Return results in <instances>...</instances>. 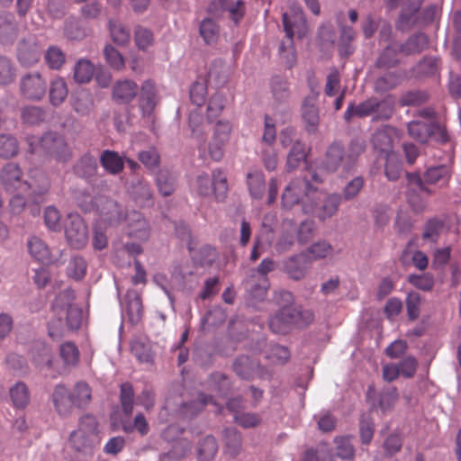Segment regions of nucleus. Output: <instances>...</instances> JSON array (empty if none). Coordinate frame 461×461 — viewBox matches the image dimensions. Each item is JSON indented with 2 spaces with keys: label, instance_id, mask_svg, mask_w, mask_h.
I'll return each mask as SVG.
<instances>
[{
  "label": "nucleus",
  "instance_id": "nucleus-47",
  "mask_svg": "<svg viewBox=\"0 0 461 461\" xmlns=\"http://www.w3.org/2000/svg\"><path fill=\"white\" fill-rule=\"evenodd\" d=\"M302 461H332V456L328 445L321 443L316 448L306 449Z\"/></svg>",
  "mask_w": 461,
  "mask_h": 461
},
{
  "label": "nucleus",
  "instance_id": "nucleus-58",
  "mask_svg": "<svg viewBox=\"0 0 461 461\" xmlns=\"http://www.w3.org/2000/svg\"><path fill=\"white\" fill-rule=\"evenodd\" d=\"M336 444V455L344 460H352L355 456V448L349 438L338 437L334 440Z\"/></svg>",
  "mask_w": 461,
  "mask_h": 461
},
{
  "label": "nucleus",
  "instance_id": "nucleus-50",
  "mask_svg": "<svg viewBox=\"0 0 461 461\" xmlns=\"http://www.w3.org/2000/svg\"><path fill=\"white\" fill-rule=\"evenodd\" d=\"M365 142L361 140H353L349 143L348 153L345 154L346 164H344V172H348L354 166L356 160L365 151Z\"/></svg>",
  "mask_w": 461,
  "mask_h": 461
},
{
  "label": "nucleus",
  "instance_id": "nucleus-60",
  "mask_svg": "<svg viewBox=\"0 0 461 461\" xmlns=\"http://www.w3.org/2000/svg\"><path fill=\"white\" fill-rule=\"evenodd\" d=\"M134 392L131 384L125 383L121 385L120 401L122 411L130 416L133 411Z\"/></svg>",
  "mask_w": 461,
  "mask_h": 461
},
{
  "label": "nucleus",
  "instance_id": "nucleus-38",
  "mask_svg": "<svg viewBox=\"0 0 461 461\" xmlns=\"http://www.w3.org/2000/svg\"><path fill=\"white\" fill-rule=\"evenodd\" d=\"M59 356L65 366H76L79 362L80 352L73 342H65L59 347Z\"/></svg>",
  "mask_w": 461,
  "mask_h": 461
},
{
  "label": "nucleus",
  "instance_id": "nucleus-11",
  "mask_svg": "<svg viewBox=\"0 0 461 461\" xmlns=\"http://www.w3.org/2000/svg\"><path fill=\"white\" fill-rule=\"evenodd\" d=\"M284 31L288 40L294 37L303 38L307 32V22L303 11L300 7H293L290 13L283 14Z\"/></svg>",
  "mask_w": 461,
  "mask_h": 461
},
{
  "label": "nucleus",
  "instance_id": "nucleus-63",
  "mask_svg": "<svg viewBox=\"0 0 461 461\" xmlns=\"http://www.w3.org/2000/svg\"><path fill=\"white\" fill-rule=\"evenodd\" d=\"M15 79V68L10 59L0 56V85L7 86Z\"/></svg>",
  "mask_w": 461,
  "mask_h": 461
},
{
  "label": "nucleus",
  "instance_id": "nucleus-52",
  "mask_svg": "<svg viewBox=\"0 0 461 461\" xmlns=\"http://www.w3.org/2000/svg\"><path fill=\"white\" fill-rule=\"evenodd\" d=\"M218 444L214 437L206 436L199 444L198 456L202 461H209L216 455Z\"/></svg>",
  "mask_w": 461,
  "mask_h": 461
},
{
  "label": "nucleus",
  "instance_id": "nucleus-33",
  "mask_svg": "<svg viewBox=\"0 0 461 461\" xmlns=\"http://www.w3.org/2000/svg\"><path fill=\"white\" fill-rule=\"evenodd\" d=\"M96 170V158L89 153L83 155L74 166L75 174L83 178L91 177Z\"/></svg>",
  "mask_w": 461,
  "mask_h": 461
},
{
  "label": "nucleus",
  "instance_id": "nucleus-45",
  "mask_svg": "<svg viewBox=\"0 0 461 461\" xmlns=\"http://www.w3.org/2000/svg\"><path fill=\"white\" fill-rule=\"evenodd\" d=\"M87 30L80 25L77 19L68 18L64 26V35L68 40L81 41L87 36Z\"/></svg>",
  "mask_w": 461,
  "mask_h": 461
},
{
  "label": "nucleus",
  "instance_id": "nucleus-35",
  "mask_svg": "<svg viewBox=\"0 0 461 461\" xmlns=\"http://www.w3.org/2000/svg\"><path fill=\"white\" fill-rule=\"evenodd\" d=\"M225 452L232 456L239 454L241 447V436L235 428L226 429L223 432Z\"/></svg>",
  "mask_w": 461,
  "mask_h": 461
},
{
  "label": "nucleus",
  "instance_id": "nucleus-37",
  "mask_svg": "<svg viewBox=\"0 0 461 461\" xmlns=\"http://www.w3.org/2000/svg\"><path fill=\"white\" fill-rule=\"evenodd\" d=\"M21 118L23 123L38 125L45 121L46 112L41 107L27 105L22 109Z\"/></svg>",
  "mask_w": 461,
  "mask_h": 461
},
{
  "label": "nucleus",
  "instance_id": "nucleus-2",
  "mask_svg": "<svg viewBox=\"0 0 461 461\" xmlns=\"http://www.w3.org/2000/svg\"><path fill=\"white\" fill-rule=\"evenodd\" d=\"M28 176L29 179L23 180L19 166L8 163L0 173V180L6 191H19L36 200V196H41L48 191L50 182L39 169H32Z\"/></svg>",
  "mask_w": 461,
  "mask_h": 461
},
{
  "label": "nucleus",
  "instance_id": "nucleus-10",
  "mask_svg": "<svg viewBox=\"0 0 461 461\" xmlns=\"http://www.w3.org/2000/svg\"><path fill=\"white\" fill-rule=\"evenodd\" d=\"M65 234L68 242L74 249H83L87 243V226L78 214H68L65 225Z\"/></svg>",
  "mask_w": 461,
  "mask_h": 461
},
{
  "label": "nucleus",
  "instance_id": "nucleus-49",
  "mask_svg": "<svg viewBox=\"0 0 461 461\" xmlns=\"http://www.w3.org/2000/svg\"><path fill=\"white\" fill-rule=\"evenodd\" d=\"M209 403L216 405V402L213 401L212 396L200 393L197 401L184 403L182 406V411L186 415L194 416L202 411Z\"/></svg>",
  "mask_w": 461,
  "mask_h": 461
},
{
  "label": "nucleus",
  "instance_id": "nucleus-23",
  "mask_svg": "<svg viewBox=\"0 0 461 461\" xmlns=\"http://www.w3.org/2000/svg\"><path fill=\"white\" fill-rule=\"evenodd\" d=\"M17 37V24L12 14L0 13V42L4 45L12 44Z\"/></svg>",
  "mask_w": 461,
  "mask_h": 461
},
{
  "label": "nucleus",
  "instance_id": "nucleus-26",
  "mask_svg": "<svg viewBox=\"0 0 461 461\" xmlns=\"http://www.w3.org/2000/svg\"><path fill=\"white\" fill-rule=\"evenodd\" d=\"M247 185L253 199H261L266 191V180L262 171L255 170L247 174Z\"/></svg>",
  "mask_w": 461,
  "mask_h": 461
},
{
  "label": "nucleus",
  "instance_id": "nucleus-54",
  "mask_svg": "<svg viewBox=\"0 0 461 461\" xmlns=\"http://www.w3.org/2000/svg\"><path fill=\"white\" fill-rule=\"evenodd\" d=\"M19 145L16 138L11 135H0V158H11L17 155Z\"/></svg>",
  "mask_w": 461,
  "mask_h": 461
},
{
  "label": "nucleus",
  "instance_id": "nucleus-4",
  "mask_svg": "<svg viewBox=\"0 0 461 461\" xmlns=\"http://www.w3.org/2000/svg\"><path fill=\"white\" fill-rule=\"evenodd\" d=\"M95 416L86 414L79 420L78 429L69 435V446L78 452H88L100 445L101 437Z\"/></svg>",
  "mask_w": 461,
  "mask_h": 461
},
{
  "label": "nucleus",
  "instance_id": "nucleus-44",
  "mask_svg": "<svg viewBox=\"0 0 461 461\" xmlns=\"http://www.w3.org/2000/svg\"><path fill=\"white\" fill-rule=\"evenodd\" d=\"M199 32L206 44H212L218 40L219 26L214 20L206 18L201 23Z\"/></svg>",
  "mask_w": 461,
  "mask_h": 461
},
{
  "label": "nucleus",
  "instance_id": "nucleus-48",
  "mask_svg": "<svg viewBox=\"0 0 461 461\" xmlns=\"http://www.w3.org/2000/svg\"><path fill=\"white\" fill-rule=\"evenodd\" d=\"M10 396L14 405L24 408L30 402V393L25 384L19 382L10 389Z\"/></svg>",
  "mask_w": 461,
  "mask_h": 461
},
{
  "label": "nucleus",
  "instance_id": "nucleus-36",
  "mask_svg": "<svg viewBox=\"0 0 461 461\" xmlns=\"http://www.w3.org/2000/svg\"><path fill=\"white\" fill-rule=\"evenodd\" d=\"M332 250L333 249L330 244L325 241H319L310 246L308 249L303 251V253L306 255L305 258L312 265V261L323 259L330 255Z\"/></svg>",
  "mask_w": 461,
  "mask_h": 461
},
{
  "label": "nucleus",
  "instance_id": "nucleus-41",
  "mask_svg": "<svg viewBox=\"0 0 461 461\" xmlns=\"http://www.w3.org/2000/svg\"><path fill=\"white\" fill-rule=\"evenodd\" d=\"M400 51V45L392 43L387 46L377 59L376 65L379 68H392L394 67L399 59L398 54Z\"/></svg>",
  "mask_w": 461,
  "mask_h": 461
},
{
  "label": "nucleus",
  "instance_id": "nucleus-61",
  "mask_svg": "<svg viewBox=\"0 0 461 461\" xmlns=\"http://www.w3.org/2000/svg\"><path fill=\"white\" fill-rule=\"evenodd\" d=\"M134 41L140 50H146L154 42L153 32L146 27L138 25L134 30Z\"/></svg>",
  "mask_w": 461,
  "mask_h": 461
},
{
  "label": "nucleus",
  "instance_id": "nucleus-24",
  "mask_svg": "<svg viewBox=\"0 0 461 461\" xmlns=\"http://www.w3.org/2000/svg\"><path fill=\"white\" fill-rule=\"evenodd\" d=\"M69 393L72 406L77 408H86L92 401V389L86 382H77Z\"/></svg>",
  "mask_w": 461,
  "mask_h": 461
},
{
  "label": "nucleus",
  "instance_id": "nucleus-20",
  "mask_svg": "<svg viewBox=\"0 0 461 461\" xmlns=\"http://www.w3.org/2000/svg\"><path fill=\"white\" fill-rule=\"evenodd\" d=\"M51 401L59 415L67 416L71 412L70 393L63 384H59L54 387Z\"/></svg>",
  "mask_w": 461,
  "mask_h": 461
},
{
  "label": "nucleus",
  "instance_id": "nucleus-22",
  "mask_svg": "<svg viewBox=\"0 0 461 461\" xmlns=\"http://www.w3.org/2000/svg\"><path fill=\"white\" fill-rule=\"evenodd\" d=\"M423 0H408L403 5L397 23L398 29L409 30L416 22V14L420 10Z\"/></svg>",
  "mask_w": 461,
  "mask_h": 461
},
{
  "label": "nucleus",
  "instance_id": "nucleus-59",
  "mask_svg": "<svg viewBox=\"0 0 461 461\" xmlns=\"http://www.w3.org/2000/svg\"><path fill=\"white\" fill-rule=\"evenodd\" d=\"M428 99L429 95L424 91H409L401 95L399 104L401 106H417L424 104Z\"/></svg>",
  "mask_w": 461,
  "mask_h": 461
},
{
  "label": "nucleus",
  "instance_id": "nucleus-5",
  "mask_svg": "<svg viewBox=\"0 0 461 461\" xmlns=\"http://www.w3.org/2000/svg\"><path fill=\"white\" fill-rule=\"evenodd\" d=\"M393 113V104L386 99L379 100L376 97H370L364 102L355 104L350 103L344 113V119L349 122L352 117H367L375 114L374 121L388 120Z\"/></svg>",
  "mask_w": 461,
  "mask_h": 461
},
{
  "label": "nucleus",
  "instance_id": "nucleus-64",
  "mask_svg": "<svg viewBox=\"0 0 461 461\" xmlns=\"http://www.w3.org/2000/svg\"><path fill=\"white\" fill-rule=\"evenodd\" d=\"M408 282L412 286L422 291H430L434 286V277L429 273L421 275H410L408 276Z\"/></svg>",
  "mask_w": 461,
  "mask_h": 461
},
{
  "label": "nucleus",
  "instance_id": "nucleus-13",
  "mask_svg": "<svg viewBox=\"0 0 461 461\" xmlns=\"http://www.w3.org/2000/svg\"><path fill=\"white\" fill-rule=\"evenodd\" d=\"M41 45L35 36L23 39L17 45V59L21 66L30 68L41 59Z\"/></svg>",
  "mask_w": 461,
  "mask_h": 461
},
{
  "label": "nucleus",
  "instance_id": "nucleus-16",
  "mask_svg": "<svg viewBox=\"0 0 461 461\" xmlns=\"http://www.w3.org/2000/svg\"><path fill=\"white\" fill-rule=\"evenodd\" d=\"M295 307H284L270 317L268 324L274 333L285 334L291 327H295Z\"/></svg>",
  "mask_w": 461,
  "mask_h": 461
},
{
  "label": "nucleus",
  "instance_id": "nucleus-62",
  "mask_svg": "<svg viewBox=\"0 0 461 461\" xmlns=\"http://www.w3.org/2000/svg\"><path fill=\"white\" fill-rule=\"evenodd\" d=\"M106 62L115 70H122L125 62L122 55L112 45H106L104 49Z\"/></svg>",
  "mask_w": 461,
  "mask_h": 461
},
{
  "label": "nucleus",
  "instance_id": "nucleus-12",
  "mask_svg": "<svg viewBox=\"0 0 461 461\" xmlns=\"http://www.w3.org/2000/svg\"><path fill=\"white\" fill-rule=\"evenodd\" d=\"M54 312L58 315L57 321H51L49 327V335L51 338L56 336L53 327L61 329L64 323L69 330L79 329L82 321V311L77 307L68 304L66 307L59 308L57 305L53 307Z\"/></svg>",
  "mask_w": 461,
  "mask_h": 461
},
{
  "label": "nucleus",
  "instance_id": "nucleus-57",
  "mask_svg": "<svg viewBox=\"0 0 461 461\" xmlns=\"http://www.w3.org/2000/svg\"><path fill=\"white\" fill-rule=\"evenodd\" d=\"M126 312L130 321L132 324H137L140 321L143 308L142 301L140 295L134 294L133 297L128 300Z\"/></svg>",
  "mask_w": 461,
  "mask_h": 461
},
{
  "label": "nucleus",
  "instance_id": "nucleus-14",
  "mask_svg": "<svg viewBox=\"0 0 461 461\" xmlns=\"http://www.w3.org/2000/svg\"><path fill=\"white\" fill-rule=\"evenodd\" d=\"M305 257L306 255L301 252L284 259L281 264L282 271L293 280L303 279L311 268V264Z\"/></svg>",
  "mask_w": 461,
  "mask_h": 461
},
{
  "label": "nucleus",
  "instance_id": "nucleus-3",
  "mask_svg": "<svg viewBox=\"0 0 461 461\" xmlns=\"http://www.w3.org/2000/svg\"><path fill=\"white\" fill-rule=\"evenodd\" d=\"M28 151L32 155L50 157L59 162H66L71 158L70 149L65 139L57 132L49 131L41 137L28 136Z\"/></svg>",
  "mask_w": 461,
  "mask_h": 461
},
{
  "label": "nucleus",
  "instance_id": "nucleus-46",
  "mask_svg": "<svg viewBox=\"0 0 461 461\" xmlns=\"http://www.w3.org/2000/svg\"><path fill=\"white\" fill-rule=\"evenodd\" d=\"M32 358H33L34 363L38 366H43L48 369H50L52 367V364H53L52 352H51L50 348L44 344L38 345L33 348Z\"/></svg>",
  "mask_w": 461,
  "mask_h": 461
},
{
  "label": "nucleus",
  "instance_id": "nucleus-42",
  "mask_svg": "<svg viewBox=\"0 0 461 461\" xmlns=\"http://www.w3.org/2000/svg\"><path fill=\"white\" fill-rule=\"evenodd\" d=\"M402 173V165L395 153H388L385 157L384 174L388 180L396 181Z\"/></svg>",
  "mask_w": 461,
  "mask_h": 461
},
{
  "label": "nucleus",
  "instance_id": "nucleus-6",
  "mask_svg": "<svg viewBox=\"0 0 461 461\" xmlns=\"http://www.w3.org/2000/svg\"><path fill=\"white\" fill-rule=\"evenodd\" d=\"M451 168L447 165H438L429 167L420 177L418 174L407 173V180L411 188L417 187L420 191L431 194V191L425 186L428 185H438L439 186H447L451 178Z\"/></svg>",
  "mask_w": 461,
  "mask_h": 461
},
{
  "label": "nucleus",
  "instance_id": "nucleus-32",
  "mask_svg": "<svg viewBox=\"0 0 461 461\" xmlns=\"http://www.w3.org/2000/svg\"><path fill=\"white\" fill-rule=\"evenodd\" d=\"M429 40L424 33H416L400 45V51L405 55L420 53L428 47Z\"/></svg>",
  "mask_w": 461,
  "mask_h": 461
},
{
  "label": "nucleus",
  "instance_id": "nucleus-17",
  "mask_svg": "<svg viewBox=\"0 0 461 461\" xmlns=\"http://www.w3.org/2000/svg\"><path fill=\"white\" fill-rule=\"evenodd\" d=\"M346 157L344 147L339 142H332L327 149L321 167L328 173H334L341 167L344 170Z\"/></svg>",
  "mask_w": 461,
  "mask_h": 461
},
{
  "label": "nucleus",
  "instance_id": "nucleus-8",
  "mask_svg": "<svg viewBox=\"0 0 461 461\" xmlns=\"http://www.w3.org/2000/svg\"><path fill=\"white\" fill-rule=\"evenodd\" d=\"M94 207L99 214L100 221L109 226L119 225L127 215L116 201L103 195L95 197V204L86 207L84 210L91 211Z\"/></svg>",
  "mask_w": 461,
  "mask_h": 461
},
{
  "label": "nucleus",
  "instance_id": "nucleus-51",
  "mask_svg": "<svg viewBox=\"0 0 461 461\" xmlns=\"http://www.w3.org/2000/svg\"><path fill=\"white\" fill-rule=\"evenodd\" d=\"M157 185L162 195L168 196L175 191L176 178L169 172L160 170L157 176Z\"/></svg>",
  "mask_w": 461,
  "mask_h": 461
},
{
  "label": "nucleus",
  "instance_id": "nucleus-19",
  "mask_svg": "<svg viewBox=\"0 0 461 461\" xmlns=\"http://www.w3.org/2000/svg\"><path fill=\"white\" fill-rule=\"evenodd\" d=\"M138 85L130 79L118 80L113 87V97L120 104H129L137 95Z\"/></svg>",
  "mask_w": 461,
  "mask_h": 461
},
{
  "label": "nucleus",
  "instance_id": "nucleus-55",
  "mask_svg": "<svg viewBox=\"0 0 461 461\" xmlns=\"http://www.w3.org/2000/svg\"><path fill=\"white\" fill-rule=\"evenodd\" d=\"M266 357L273 364L284 365L290 358V351L286 347L277 344L271 345L267 351Z\"/></svg>",
  "mask_w": 461,
  "mask_h": 461
},
{
  "label": "nucleus",
  "instance_id": "nucleus-21",
  "mask_svg": "<svg viewBox=\"0 0 461 461\" xmlns=\"http://www.w3.org/2000/svg\"><path fill=\"white\" fill-rule=\"evenodd\" d=\"M30 255L36 261L49 265L52 262L51 252L49 246L39 237L32 236L27 240Z\"/></svg>",
  "mask_w": 461,
  "mask_h": 461
},
{
  "label": "nucleus",
  "instance_id": "nucleus-34",
  "mask_svg": "<svg viewBox=\"0 0 461 461\" xmlns=\"http://www.w3.org/2000/svg\"><path fill=\"white\" fill-rule=\"evenodd\" d=\"M307 152L304 143L300 140H296L287 156V167L289 170L296 169L301 163L306 161Z\"/></svg>",
  "mask_w": 461,
  "mask_h": 461
},
{
  "label": "nucleus",
  "instance_id": "nucleus-53",
  "mask_svg": "<svg viewBox=\"0 0 461 461\" xmlns=\"http://www.w3.org/2000/svg\"><path fill=\"white\" fill-rule=\"evenodd\" d=\"M94 71V66L90 61L80 59L75 66L74 78L77 83H87L92 79Z\"/></svg>",
  "mask_w": 461,
  "mask_h": 461
},
{
  "label": "nucleus",
  "instance_id": "nucleus-1",
  "mask_svg": "<svg viewBox=\"0 0 461 461\" xmlns=\"http://www.w3.org/2000/svg\"><path fill=\"white\" fill-rule=\"evenodd\" d=\"M340 201L339 194H326L305 178L292 180L282 194L284 208L291 209L301 204L303 213L315 214L321 221L337 212Z\"/></svg>",
  "mask_w": 461,
  "mask_h": 461
},
{
  "label": "nucleus",
  "instance_id": "nucleus-31",
  "mask_svg": "<svg viewBox=\"0 0 461 461\" xmlns=\"http://www.w3.org/2000/svg\"><path fill=\"white\" fill-rule=\"evenodd\" d=\"M108 29L112 41L119 46H126L131 41V32L123 23L110 19Z\"/></svg>",
  "mask_w": 461,
  "mask_h": 461
},
{
  "label": "nucleus",
  "instance_id": "nucleus-29",
  "mask_svg": "<svg viewBox=\"0 0 461 461\" xmlns=\"http://www.w3.org/2000/svg\"><path fill=\"white\" fill-rule=\"evenodd\" d=\"M391 131L392 128L383 127L382 129L377 130L372 137V143L374 148L378 149L380 152L384 153L385 157L388 153H393L392 151L393 139L391 136Z\"/></svg>",
  "mask_w": 461,
  "mask_h": 461
},
{
  "label": "nucleus",
  "instance_id": "nucleus-15",
  "mask_svg": "<svg viewBox=\"0 0 461 461\" xmlns=\"http://www.w3.org/2000/svg\"><path fill=\"white\" fill-rule=\"evenodd\" d=\"M127 235L142 242L148 240L150 228L148 221L139 212L133 211L126 215Z\"/></svg>",
  "mask_w": 461,
  "mask_h": 461
},
{
  "label": "nucleus",
  "instance_id": "nucleus-39",
  "mask_svg": "<svg viewBox=\"0 0 461 461\" xmlns=\"http://www.w3.org/2000/svg\"><path fill=\"white\" fill-rule=\"evenodd\" d=\"M44 60L49 68L59 70L66 61V55L58 46H50L45 54Z\"/></svg>",
  "mask_w": 461,
  "mask_h": 461
},
{
  "label": "nucleus",
  "instance_id": "nucleus-28",
  "mask_svg": "<svg viewBox=\"0 0 461 461\" xmlns=\"http://www.w3.org/2000/svg\"><path fill=\"white\" fill-rule=\"evenodd\" d=\"M131 196L140 207H149L153 204L150 186L143 181H138L132 185Z\"/></svg>",
  "mask_w": 461,
  "mask_h": 461
},
{
  "label": "nucleus",
  "instance_id": "nucleus-43",
  "mask_svg": "<svg viewBox=\"0 0 461 461\" xmlns=\"http://www.w3.org/2000/svg\"><path fill=\"white\" fill-rule=\"evenodd\" d=\"M303 121L305 123L306 131L313 133L319 125V110L314 104H304L302 110Z\"/></svg>",
  "mask_w": 461,
  "mask_h": 461
},
{
  "label": "nucleus",
  "instance_id": "nucleus-27",
  "mask_svg": "<svg viewBox=\"0 0 461 461\" xmlns=\"http://www.w3.org/2000/svg\"><path fill=\"white\" fill-rule=\"evenodd\" d=\"M407 128L409 135L421 143L427 142L434 132V126L432 123L418 120L409 122Z\"/></svg>",
  "mask_w": 461,
  "mask_h": 461
},
{
  "label": "nucleus",
  "instance_id": "nucleus-9",
  "mask_svg": "<svg viewBox=\"0 0 461 461\" xmlns=\"http://www.w3.org/2000/svg\"><path fill=\"white\" fill-rule=\"evenodd\" d=\"M21 95L30 101H41L46 95L47 82L39 72L23 75L19 83Z\"/></svg>",
  "mask_w": 461,
  "mask_h": 461
},
{
  "label": "nucleus",
  "instance_id": "nucleus-25",
  "mask_svg": "<svg viewBox=\"0 0 461 461\" xmlns=\"http://www.w3.org/2000/svg\"><path fill=\"white\" fill-rule=\"evenodd\" d=\"M100 163L111 175H118L124 168V158L113 150H104L100 156Z\"/></svg>",
  "mask_w": 461,
  "mask_h": 461
},
{
  "label": "nucleus",
  "instance_id": "nucleus-56",
  "mask_svg": "<svg viewBox=\"0 0 461 461\" xmlns=\"http://www.w3.org/2000/svg\"><path fill=\"white\" fill-rule=\"evenodd\" d=\"M225 106V96L223 94L217 92L212 95L207 106V118L210 121L216 119L221 113Z\"/></svg>",
  "mask_w": 461,
  "mask_h": 461
},
{
  "label": "nucleus",
  "instance_id": "nucleus-40",
  "mask_svg": "<svg viewBox=\"0 0 461 461\" xmlns=\"http://www.w3.org/2000/svg\"><path fill=\"white\" fill-rule=\"evenodd\" d=\"M256 367L258 363L247 356L239 357L233 364L235 373L242 379H249Z\"/></svg>",
  "mask_w": 461,
  "mask_h": 461
},
{
  "label": "nucleus",
  "instance_id": "nucleus-30",
  "mask_svg": "<svg viewBox=\"0 0 461 461\" xmlns=\"http://www.w3.org/2000/svg\"><path fill=\"white\" fill-rule=\"evenodd\" d=\"M68 89L66 81L61 77L53 79L50 86V103L53 106L61 105L68 97Z\"/></svg>",
  "mask_w": 461,
  "mask_h": 461
},
{
  "label": "nucleus",
  "instance_id": "nucleus-18",
  "mask_svg": "<svg viewBox=\"0 0 461 461\" xmlns=\"http://www.w3.org/2000/svg\"><path fill=\"white\" fill-rule=\"evenodd\" d=\"M158 103V92L153 81L146 80L140 89V107L143 115H150Z\"/></svg>",
  "mask_w": 461,
  "mask_h": 461
},
{
  "label": "nucleus",
  "instance_id": "nucleus-7",
  "mask_svg": "<svg viewBox=\"0 0 461 461\" xmlns=\"http://www.w3.org/2000/svg\"><path fill=\"white\" fill-rule=\"evenodd\" d=\"M228 181L225 173L221 169H215L210 176L203 173L197 176L196 191L201 196H209L212 193L218 201L223 200L228 193Z\"/></svg>",
  "mask_w": 461,
  "mask_h": 461
}]
</instances>
